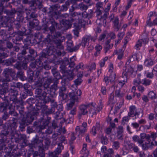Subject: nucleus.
<instances>
[{
    "instance_id": "nucleus-1",
    "label": "nucleus",
    "mask_w": 157,
    "mask_h": 157,
    "mask_svg": "<svg viewBox=\"0 0 157 157\" xmlns=\"http://www.w3.org/2000/svg\"><path fill=\"white\" fill-rule=\"evenodd\" d=\"M93 13V11L91 10L87 11H84L82 13L75 12L71 14V18L70 19V21L72 22L73 21H78V23H82L84 21V18L91 17Z\"/></svg>"
},
{
    "instance_id": "nucleus-2",
    "label": "nucleus",
    "mask_w": 157,
    "mask_h": 157,
    "mask_svg": "<svg viewBox=\"0 0 157 157\" xmlns=\"http://www.w3.org/2000/svg\"><path fill=\"white\" fill-rule=\"evenodd\" d=\"M3 74L5 78L0 79V82L2 83V85L3 86H8L9 85L8 82L10 81V76L11 77L14 76L15 74V71L12 68H6L4 69Z\"/></svg>"
},
{
    "instance_id": "nucleus-3",
    "label": "nucleus",
    "mask_w": 157,
    "mask_h": 157,
    "mask_svg": "<svg viewBox=\"0 0 157 157\" xmlns=\"http://www.w3.org/2000/svg\"><path fill=\"white\" fill-rule=\"evenodd\" d=\"M11 88L10 89V100L16 104L22 105L23 103V101L18 98L17 96L18 95V91L16 88L15 86L11 85Z\"/></svg>"
},
{
    "instance_id": "nucleus-4",
    "label": "nucleus",
    "mask_w": 157,
    "mask_h": 157,
    "mask_svg": "<svg viewBox=\"0 0 157 157\" xmlns=\"http://www.w3.org/2000/svg\"><path fill=\"white\" fill-rule=\"evenodd\" d=\"M73 13H71L70 15L67 13L62 14L61 16L66 19L64 20L63 19L61 22V24L67 28L71 27L73 22L74 23V25H75L78 23V21H73L72 22L71 21L70 19L71 18V14Z\"/></svg>"
},
{
    "instance_id": "nucleus-5",
    "label": "nucleus",
    "mask_w": 157,
    "mask_h": 157,
    "mask_svg": "<svg viewBox=\"0 0 157 157\" xmlns=\"http://www.w3.org/2000/svg\"><path fill=\"white\" fill-rule=\"evenodd\" d=\"M49 123V121L48 120H45L43 121V125L40 127L39 132H40L42 134H50L52 133L53 132L52 128L51 127H47Z\"/></svg>"
},
{
    "instance_id": "nucleus-6",
    "label": "nucleus",
    "mask_w": 157,
    "mask_h": 157,
    "mask_svg": "<svg viewBox=\"0 0 157 157\" xmlns=\"http://www.w3.org/2000/svg\"><path fill=\"white\" fill-rule=\"evenodd\" d=\"M39 115V112L36 110H34L27 114L25 117V120L28 124H30L36 118V116Z\"/></svg>"
},
{
    "instance_id": "nucleus-7",
    "label": "nucleus",
    "mask_w": 157,
    "mask_h": 157,
    "mask_svg": "<svg viewBox=\"0 0 157 157\" xmlns=\"http://www.w3.org/2000/svg\"><path fill=\"white\" fill-rule=\"evenodd\" d=\"M60 6L58 4H55L50 6L49 11L48 13L49 15L52 17L55 16H59L60 15L59 12L56 11L59 8H60Z\"/></svg>"
},
{
    "instance_id": "nucleus-8",
    "label": "nucleus",
    "mask_w": 157,
    "mask_h": 157,
    "mask_svg": "<svg viewBox=\"0 0 157 157\" xmlns=\"http://www.w3.org/2000/svg\"><path fill=\"white\" fill-rule=\"evenodd\" d=\"M82 94V92L80 90H75V91L73 90L72 92L69 93V95L70 99L71 101L74 102H77L78 101V96H80Z\"/></svg>"
},
{
    "instance_id": "nucleus-9",
    "label": "nucleus",
    "mask_w": 157,
    "mask_h": 157,
    "mask_svg": "<svg viewBox=\"0 0 157 157\" xmlns=\"http://www.w3.org/2000/svg\"><path fill=\"white\" fill-rule=\"evenodd\" d=\"M147 142H145L144 143V141L143 139V141L142 144H140L141 145L142 148L144 150H147L150 148L152 147L154 145L153 141L151 142V140L149 138V136L147 137L146 136L145 139Z\"/></svg>"
},
{
    "instance_id": "nucleus-10",
    "label": "nucleus",
    "mask_w": 157,
    "mask_h": 157,
    "mask_svg": "<svg viewBox=\"0 0 157 157\" xmlns=\"http://www.w3.org/2000/svg\"><path fill=\"white\" fill-rule=\"evenodd\" d=\"M13 136L14 137V139L15 140V141L16 142L19 143L22 140V142L25 144L27 143L26 136L25 135L21 134L19 135L17 133H15Z\"/></svg>"
},
{
    "instance_id": "nucleus-11",
    "label": "nucleus",
    "mask_w": 157,
    "mask_h": 157,
    "mask_svg": "<svg viewBox=\"0 0 157 157\" xmlns=\"http://www.w3.org/2000/svg\"><path fill=\"white\" fill-rule=\"evenodd\" d=\"M146 137V133L144 132L141 133L140 134V138L137 135L134 136L132 139L133 141L137 142L139 144L143 143V139H144Z\"/></svg>"
},
{
    "instance_id": "nucleus-12",
    "label": "nucleus",
    "mask_w": 157,
    "mask_h": 157,
    "mask_svg": "<svg viewBox=\"0 0 157 157\" xmlns=\"http://www.w3.org/2000/svg\"><path fill=\"white\" fill-rule=\"evenodd\" d=\"M29 50L30 55H28L26 58L28 60L33 61L37 56L36 52L33 49L29 48L27 50Z\"/></svg>"
},
{
    "instance_id": "nucleus-13",
    "label": "nucleus",
    "mask_w": 157,
    "mask_h": 157,
    "mask_svg": "<svg viewBox=\"0 0 157 157\" xmlns=\"http://www.w3.org/2000/svg\"><path fill=\"white\" fill-rule=\"evenodd\" d=\"M38 98L39 99V101L40 102H42L43 104H45L49 102V98L48 96L47 95V93H42L39 95L38 96Z\"/></svg>"
},
{
    "instance_id": "nucleus-14",
    "label": "nucleus",
    "mask_w": 157,
    "mask_h": 157,
    "mask_svg": "<svg viewBox=\"0 0 157 157\" xmlns=\"http://www.w3.org/2000/svg\"><path fill=\"white\" fill-rule=\"evenodd\" d=\"M115 74L113 73L111 74L109 77L105 76L104 79L106 84H108L109 82L113 84L115 83Z\"/></svg>"
},
{
    "instance_id": "nucleus-15",
    "label": "nucleus",
    "mask_w": 157,
    "mask_h": 157,
    "mask_svg": "<svg viewBox=\"0 0 157 157\" xmlns=\"http://www.w3.org/2000/svg\"><path fill=\"white\" fill-rule=\"evenodd\" d=\"M49 22L51 24V26L49 27V29L50 31V33H52L55 31V28L57 27L58 24L52 17L50 18Z\"/></svg>"
},
{
    "instance_id": "nucleus-16",
    "label": "nucleus",
    "mask_w": 157,
    "mask_h": 157,
    "mask_svg": "<svg viewBox=\"0 0 157 157\" xmlns=\"http://www.w3.org/2000/svg\"><path fill=\"white\" fill-rule=\"evenodd\" d=\"M43 140L42 138L39 137L38 136H36L35 138H34L32 141V144L34 145H38L39 147L40 146H43V145L42 142Z\"/></svg>"
},
{
    "instance_id": "nucleus-17",
    "label": "nucleus",
    "mask_w": 157,
    "mask_h": 157,
    "mask_svg": "<svg viewBox=\"0 0 157 157\" xmlns=\"http://www.w3.org/2000/svg\"><path fill=\"white\" fill-rule=\"evenodd\" d=\"M93 108H92L90 110V112L93 115H95L96 114L97 112H98L100 111L102 109V105L101 103L98 104L97 105L95 108L93 106Z\"/></svg>"
},
{
    "instance_id": "nucleus-18",
    "label": "nucleus",
    "mask_w": 157,
    "mask_h": 157,
    "mask_svg": "<svg viewBox=\"0 0 157 157\" xmlns=\"http://www.w3.org/2000/svg\"><path fill=\"white\" fill-rule=\"evenodd\" d=\"M23 49L21 52L19 53L18 54L17 58L19 60H22L23 56L27 54V50L28 49V47L27 45H25L23 46Z\"/></svg>"
},
{
    "instance_id": "nucleus-19",
    "label": "nucleus",
    "mask_w": 157,
    "mask_h": 157,
    "mask_svg": "<svg viewBox=\"0 0 157 157\" xmlns=\"http://www.w3.org/2000/svg\"><path fill=\"white\" fill-rule=\"evenodd\" d=\"M113 27L116 31H118L121 27V24L119 23V20L117 17H116L113 21Z\"/></svg>"
},
{
    "instance_id": "nucleus-20",
    "label": "nucleus",
    "mask_w": 157,
    "mask_h": 157,
    "mask_svg": "<svg viewBox=\"0 0 157 157\" xmlns=\"http://www.w3.org/2000/svg\"><path fill=\"white\" fill-rule=\"evenodd\" d=\"M6 14L7 16L10 17H13L14 15L16 13V11L14 9L11 10L5 9L3 11V13Z\"/></svg>"
},
{
    "instance_id": "nucleus-21",
    "label": "nucleus",
    "mask_w": 157,
    "mask_h": 157,
    "mask_svg": "<svg viewBox=\"0 0 157 157\" xmlns=\"http://www.w3.org/2000/svg\"><path fill=\"white\" fill-rule=\"evenodd\" d=\"M34 77L33 72L32 70H28L27 71V76L26 78V79H28V82H31L34 81H35V79L33 78Z\"/></svg>"
},
{
    "instance_id": "nucleus-22",
    "label": "nucleus",
    "mask_w": 157,
    "mask_h": 157,
    "mask_svg": "<svg viewBox=\"0 0 157 157\" xmlns=\"http://www.w3.org/2000/svg\"><path fill=\"white\" fill-rule=\"evenodd\" d=\"M123 128L121 126L118 127V130L117 131V137L118 139L122 140L123 139Z\"/></svg>"
},
{
    "instance_id": "nucleus-23",
    "label": "nucleus",
    "mask_w": 157,
    "mask_h": 157,
    "mask_svg": "<svg viewBox=\"0 0 157 157\" xmlns=\"http://www.w3.org/2000/svg\"><path fill=\"white\" fill-rule=\"evenodd\" d=\"M77 76L78 77L74 81L75 84L76 86L80 84L82 82V80L81 77L83 76V73L80 72L78 73Z\"/></svg>"
},
{
    "instance_id": "nucleus-24",
    "label": "nucleus",
    "mask_w": 157,
    "mask_h": 157,
    "mask_svg": "<svg viewBox=\"0 0 157 157\" xmlns=\"http://www.w3.org/2000/svg\"><path fill=\"white\" fill-rule=\"evenodd\" d=\"M39 24V21L36 19H33L32 21L29 22L30 28L32 29L37 26Z\"/></svg>"
},
{
    "instance_id": "nucleus-25",
    "label": "nucleus",
    "mask_w": 157,
    "mask_h": 157,
    "mask_svg": "<svg viewBox=\"0 0 157 157\" xmlns=\"http://www.w3.org/2000/svg\"><path fill=\"white\" fill-rule=\"evenodd\" d=\"M59 96L62 97L63 100L66 99V97H64L65 94L64 93L66 90V88L65 86H62L59 87Z\"/></svg>"
},
{
    "instance_id": "nucleus-26",
    "label": "nucleus",
    "mask_w": 157,
    "mask_h": 157,
    "mask_svg": "<svg viewBox=\"0 0 157 157\" xmlns=\"http://www.w3.org/2000/svg\"><path fill=\"white\" fill-rule=\"evenodd\" d=\"M16 78H19L22 81L26 79V78L24 76V72L22 71H19L17 72Z\"/></svg>"
},
{
    "instance_id": "nucleus-27",
    "label": "nucleus",
    "mask_w": 157,
    "mask_h": 157,
    "mask_svg": "<svg viewBox=\"0 0 157 157\" xmlns=\"http://www.w3.org/2000/svg\"><path fill=\"white\" fill-rule=\"evenodd\" d=\"M39 147V152H38V156L39 155L40 157H45V153L44 152V146H40Z\"/></svg>"
},
{
    "instance_id": "nucleus-28",
    "label": "nucleus",
    "mask_w": 157,
    "mask_h": 157,
    "mask_svg": "<svg viewBox=\"0 0 157 157\" xmlns=\"http://www.w3.org/2000/svg\"><path fill=\"white\" fill-rule=\"evenodd\" d=\"M8 102L7 101L5 102L2 103L0 104V111L1 112H3L6 110L8 107Z\"/></svg>"
},
{
    "instance_id": "nucleus-29",
    "label": "nucleus",
    "mask_w": 157,
    "mask_h": 157,
    "mask_svg": "<svg viewBox=\"0 0 157 157\" xmlns=\"http://www.w3.org/2000/svg\"><path fill=\"white\" fill-rule=\"evenodd\" d=\"M148 97L153 100L154 102L157 103V96H156V94L153 91H151L149 92Z\"/></svg>"
},
{
    "instance_id": "nucleus-30",
    "label": "nucleus",
    "mask_w": 157,
    "mask_h": 157,
    "mask_svg": "<svg viewBox=\"0 0 157 157\" xmlns=\"http://www.w3.org/2000/svg\"><path fill=\"white\" fill-rule=\"evenodd\" d=\"M89 107V105H82L80 107V109L81 112L82 114L84 115L87 113V108Z\"/></svg>"
},
{
    "instance_id": "nucleus-31",
    "label": "nucleus",
    "mask_w": 157,
    "mask_h": 157,
    "mask_svg": "<svg viewBox=\"0 0 157 157\" xmlns=\"http://www.w3.org/2000/svg\"><path fill=\"white\" fill-rule=\"evenodd\" d=\"M88 38V36H86L83 37L82 39V42L81 44L82 46L84 47L88 44V42L89 41Z\"/></svg>"
},
{
    "instance_id": "nucleus-32",
    "label": "nucleus",
    "mask_w": 157,
    "mask_h": 157,
    "mask_svg": "<svg viewBox=\"0 0 157 157\" xmlns=\"http://www.w3.org/2000/svg\"><path fill=\"white\" fill-rule=\"evenodd\" d=\"M30 151L32 152L28 153L27 157H36L38 156L37 151H34L32 148L30 149Z\"/></svg>"
},
{
    "instance_id": "nucleus-33",
    "label": "nucleus",
    "mask_w": 157,
    "mask_h": 157,
    "mask_svg": "<svg viewBox=\"0 0 157 157\" xmlns=\"http://www.w3.org/2000/svg\"><path fill=\"white\" fill-rule=\"evenodd\" d=\"M78 6V8L82 11L86 10L88 8V6L83 3H79Z\"/></svg>"
},
{
    "instance_id": "nucleus-34",
    "label": "nucleus",
    "mask_w": 157,
    "mask_h": 157,
    "mask_svg": "<svg viewBox=\"0 0 157 157\" xmlns=\"http://www.w3.org/2000/svg\"><path fill=\"white\" fill-rule=\"evenodd\" d=\"M120 88H117V87H116V89L115 91V96L118 97L120 98H122L124 94L122 93H120Z\"/></svg>"
},
{
    "instance_id": "nucleus-35",
    "label": "nucleus",
    "mask_w": 157,
    "mask_h": 157,
    "mask_svg": "<svg viewBox=\"0 0 157 157\" xmlns=\"http://www.w3.org/2000/svg\"><path fill=\"white\" fill-rule=\"evenodd\" d=\"M127 80L126 73L124 72L123 73L122 76L121 78V80L120 81V83H122L124 85L125 83V82H127Z\"/></svg>"
},
{
    "instance_id": "nucleus-36",
    "label": "nucleus",
    "mask_w": 157,
    "mask_h": 157,
    "mask_svg": "<svg viewBox=\"0 0 157 157\" xmlns=\"http://www.w3.org/2000/svg\"><path fill=\"white\" fill-rule=\"evenodd\" d=\"M73 48V42L72 41L67 42V49L70 52H72Z\"/></svg>"
},
{
    "instance_id": "nucleus-37",
    "label": "nucleus",
    "mask_w": 157,
    "mask_h": 157,
    "mask_svg": "<svg viewBox=\"0 0 157 157\" xmlns=\"http://www.w3.org/2000/svg\"><path fill=\"white\" fill-rule=\"evenodd\" d=\"M86 129L85 128H84L83 129L81 130L80 129V128L79 126H77L76 127L75 130L76 131V133H77V132H78V136L80 135H82L84 133V132L86 131Z\"/></svg>"
},
{
    "instance_id": "nucleus-38",
    "label": "nucleus",
    "mask_w": 157,
    "mask_h": 157,
    "mask_svg": "<svg viewBox=\"0 0 157 157\" xmlns=\"http://www.w3.org/2000/svg\"><path fill=\"white\" fill-rule=\"evenodd\" d=\"M51 36L53 39H56L60 37L61 36L60 33L59 32H54L53 33H50Z\"/></svg>"
},
{
    "instance_id": "nucleus-39",
    "label": "nucleus",
    "mask_w": 157,
    "mask_h": 157,
    "mask_svg": "<svg viewBox=\"0 0 157 157\" xmlns=\"http://www.w3.org/2000/svg\"><path fill=\"white\" fill-rule=\"evenodd\" d=\"M37 14H36L35 12H33L31 13L30 14L29 16H26L25 17V18L26 20L28 21H29L30 19L31 18H33L34 19H36L37 17Z\"/></svg>"
},
{
    "instance_id": "nucleus-40",
    "label": "nucleus",
    "mask_w": 157,
    "mask_h": 157,
    "mask_svg": "<svg viewBox=\"0 0 157 157\" xmlns=\"http://www.w3.org/2000/svg\"><path fill=\"white\" fill-rule=\"evenodd\" d=\"M22 153L20 152L19 151H18L15 149L13 150L12 154L14 157H20L22 155Z\"/></svg>"
},
{
    "instance_id": "nucleus-41",
    "label": "nucleus",
    "mask_w": 157,
    "mask_h": 157,
    "mask_svg": "<svg viewBox=\"0 0 157 157\" xmlns=\"http://www.w3.org/2000/svg\"><path fill=\"white\" fill-rule=\"evenodd\" d=\"M83 66L84 65L82 63H79L78 65H77L75 68H74V70L75 71H76L78 72V73L81 72L80 71V70H82L83 68ZM81 73H82V72H81Z\"/></svg>"
},
{
    "instance_id": "nucleus-42",
    "label": "nucleus",
    "mask_w": 157,
    "mask_h": 157,
    "mask_svg": "<svg viewBox=\"0 0 157 157\" xmlns=\"http://www.w3.org/2000/svg\"><path fill=\"white\" fill-rule=\"evenodd\" d=\"M14 24L15 28L18 30H19L20 28L21 27V25L20 21L16 20L14 22Z\"/></svg>"
},
{
    "instance_id": "nucleus-43",
    "label": "nucleus",
    "mask_w": 157,
    "mask_h": 157,
    "mask_svg": "<svg viewBox=\"0 0 157 157\" xmlns=\"http://www.w3.org/2000/svg\"><path fill=\"white\" fill-rule=\"evenodd\" d=\"M146 136L147 137L149 136V138L150 139H151V138H152L153 141H154L155 139L157 137V133H155L154 132H151L150 135L146 134Z\"/></svg>"
},
{
    "instance_id": "nucleus-44",
    "label": "nucleus",
    "mask_w": 157,
    "mask_h": 157,
    "mask_svg": "<svg viewBox=\"0 0 157 157\" xmlns=\"http://www.w3.org/2000/svg\"><path fill=\"white\" fill-rule=\"evenodd\" d=\"M54 50H55V49L53 46H50L47 48L45 50L49 55H52L53 54Z\"/></svg>"
},
{
    "instance_id": "nucleus-45",
    "label": "nucleus",
    "mask_w": 157,
    "mask_h": 157,
    "mask_svg": "<svg viewBox=\"0 0 157 157\" xmlns=\"http://www.w3.org/2000/svg\"><path fill=\"white\" fill-rule=\"evenodd\" d=\"M16 63L13 65L14 68H16L18 70H20L21 68V63L20 61H17Z\"/></svg>"
},
{
    "instance_id": "nucleus-46",
    "label": "nucleus",
    "mask_w": 157,
    "mask_h": 157,
    "mask_svg": "<svg viewBox=\"0 0 157 157\" xmlns=\"http://www.w3.org/2000/svg\"><path fill=\"white\" fill-rule=\"evenodd\" d=\"M136 108L134 106H132L130 107V112L128 113V116L131 117V116L134 114V112L136 111Z\"/></svg>"
},
{
    "instance_id": "nucleus-47",
    "label": "nucleus",
    "mask_w": 157,
    "mask_h": 157,
    "mask_svg": "<svg viewBox=\"0 0 157 157\" xmlns=\"http://www.w3.org/2000/svg\"><path fill=\"white\" fill-rule=\"evenodd\" d=\"M58 147L55 150L59 154L61 152L62 150L63 149V146L61 143H59L58 144Z\"/></svg>"
},
{
    "instance_id": "nucleus-48",
    "label": "nucleus",
    "mask_w": 157,
    "mask_h": 157,
    "mask_svg": "<svg viewBox=\"0 0 157 157\" xmlns=\"http://www.w3.org/2000/svg\"><path fill=\"white\" fill-rule=\"evenodd\" d=\"M51 141L50 139L47 138H46L44 139V144L43 145L45 148H48V146L50 145Z\"/></svg>"
},
{
    "instance_id": "nucleus-49",
    "label": "nucleus",
    "mask_w": 157,
    "mask_h": 157,
    "mask_svg": "<svg viewBox=\"0 0 157 157\" xmlns=\"http://www.w3.org/2000/svg\"><path fill=\"white\" fill-rule=\"evenodd\" d=\"M114 54L118 55V59H121L122 58L123 53L121 50H119V51L116 50L115 51Z\"/></svg>"
},
{
    "instance_id": "nucleus-50",
    "label": "nucleus",
    "mask_w": 157,
    "mask_h": 157,
    "mask_svg": "<svg viewBox=\"0 0 157 157\" xmlns=\"http://www.w3.org/2000/svg\"><path fill=\"white\" fill-rule=\"evenodd\" d=\"M60 68V71L62 73H65L67 72L66 67L64 63L61 64Z\"/></svg>"
},
{
    "instance_id": "nucleus-51",
    "label": "nucleus",
    "mask_w": 157,
    "mask_h": 157,
    "mask_svg": "<svg viewBox=\"0 0 157 157\" xmlns=\"http://www.w3.org/2000/svg\"><path fill=\"white\" fill-rule=\"evenodd\" d=\"M43 79L42 78H39L38 81L36 82L35 85L37 87H41L42 86Z\"/></svg>"
},
{
    "instance_id": "nucleus-52",
    "label": "nucleus",
    "mask_w": 157,
    "mask_h": 157,
    "mask_svg": "<svg viewBox=\"0 0 157 157\" xmlns=\"http://www.w3.org/2000/svg\"><path fill=\"white\" fill-rule=\"evenodd\" d=\"M96 10H101L103 9V4L102 2H98L96 4Z\"/></svg>"
},
{
    "instance_id": "nucleus-53",
    "label": "nucleus",
    "mask_w": 157,
    "mask_h": 157,
    "mask_svg": "<svg viewBox=\"0 0 157 157\" xmlns=\"http://www.w3.org/2000/svg\"><path fill=\"white\" fill-rule=\"evenodd\" d=\"M145 63L148 66H151L153 64V62L151 59H146L145 61Z\"/></svg>"
},
{
    "instance_id": "nucleus-54",
    "label": "nucleus",
    "mask_w": 157,
    "mask_h": 157,
    "mask_svg": "<svg viewBox=\"0 0 157 157\" xmlns=\"http://www.w3.org/2000/svg\"><path fill=\"white\" fill-rule=\"evenodd\" d=\"M54 108L53 107L52 108L50 109H48L44 114L46 116H48V115L53 113L54 112Z\"/></svg>"
},
{
    "instance_id": "nucleus-55",
    "label": "nucleus",
    "mask_w": 157,
    "mask_h": 157,
    "mask_svg": "<svg viewBox=\"0 0 157 157\" xmlns=\"http://www.w3.org/2000/svg\"><path fill=\"white\" fill-rule=\"evenodd\" d=\"M9 114L10 115H13V116L15 117V118H16L17 120L19 119L18 118L19 114L15 111V110L13 111H9Z\"/></svg>"
},
{
    "instance_id": "nucleus-56",
    "label": "nucleus",
    "mask_w": 157,
    "mask_h": 157,
    "mask_svg": "<svg viewBox=\"0 0 157 157\" xmlns=\"http://www.w3.org/2000/svg\"><path fill=\"white\" fill-rule=\"evenodd\" d=\"M142 82L143 85L147 86L150 85L151 81L146 78H144L142 80Z\"/></svg>"
},
{
    "instance_id": "nucleus-57",
    "label": "nucleus",
    "mask_w": 157,
    "mask_h": 157,
    "mask_svg": "<svg viewBox=\"0 0 157 157\" xmlns=\"http://www.w3.org/2000/svg\"><path fill=\"white\" fill-rule=\"evenodd\" d=\"M5 44L6 47L10 49H12L13 47L12 43L9 41H6Z\"/></svg>"
},
{
    "instance_id": "nucleus-58",
    "label": "nucleus",
    "mask_w": 157,
    "mask_h": 157,
    "mask_svg": "<svg viewBox=\"0 0 157 157\" xmlns=\"http://www.w3.org/2000/svg\"><path fill=\"white\" fill-rule=\"evenodd\" d=\"M4 10L3 6V1H0V15H3V11Z\"/></svg>"
},
{
    "instance_id": "nucleus-59",
    "label": "nucleus",
    "mask_w": 157,
    "mask_h": 157,
    "mask_svg": "<svg viewBox=\"0 0 157 157\" xmlns=\"http://www.w3.org/2000/svg\"><path fill=\"white\" fill-rule=\"evenodd\" d=\"M8 132L7 131H2L1 132V136L3 138V140L5 139L6 138V136L8 135Z\"/></svg>"
},
{
    "instance_id": "nucleus-60",
    "label": "nucleus",
    "mask_w": 157,
    "mask_h": 157,
    "mask_svg": "<svg viewBox=\"0 0 157 157\" xmlns=\"http://www.w3.org/2000/svg\"><path fill=\"white\" fill-rule=\"evenodd\" d=\"M48 155L50 157H58L59 154L56 151H54L53 152H49Z\"/></svg>"
},
{
    "instance_id": "nucleus-61",
    "label": "nucleus",
    "mask_w": 157,
    "mask_h": 157,
    "mask_svg": "<svg viewBox=\"0 0 157 157\" xmlns=\"http://www.w3.org/2000/svg\"><path fill=\"white\" fill-rule=\"evenodd\" d=\"M48 22H46L44 23L42 25V28L45 31H48V30H49V27H48Z\"/></svg>"
},
{
    "instance_id": "nucleus-62",
    "label": "nucleus",
    "mask_w": 157,
    "mask_h": 157,
    "mask_svg": "<svg viewBox=\"0 0 157 157\" xmlns=\"http://www.w3.org/2000/svg\"><path fill=\"white\" fill-rule=\"evenodd\" d=\"M59 8L60 9V10L59 11H58V12H59L60 13L61 12L66 11L68 9V8H67L64 5H63L61 6H60V7Z\"/></svg>"
},
{
    "instance_id": "nucleus-63",
    "label": "nucleus",
    "mask_w": 157,
    "mask_h": 157,
    "mask_svg": "<svg viewBox=\"0 0 157 157\" xmlns=\"http://www.w3.org/2000/svg\"><path fill=\"white\" fill-rule=\"evenodd\" d=\"M43 67L44 69L47 70H49L51 68V66L48 63L44 62L43 64Z\"/></svg>"
},
{
    "instance_id": "nucleus-64",
    "label": "nucleus",
    "mask_w": 157,
    "mask_h": 157,
    "mask_svg": "<svg viewBox=\"0 0 157 157\" xmlns=\"http://www.w3.org/2000/svg\"><path fill=\"white\" fill-rule=\"evenodd\" d=\"M75 102L71 101L69 103L67 104V108L68 110L70 109L74 105Z\"/></svg>"
}]
</instances>
